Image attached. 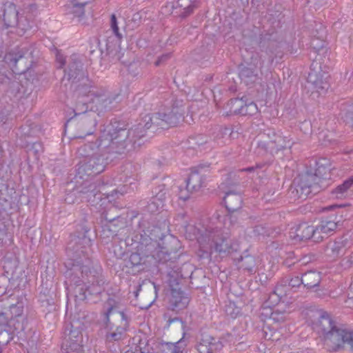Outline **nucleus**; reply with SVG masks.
<instances>
[{
	"mask_svg": "<svg viewBox=\"0 0 353 353\" xmlns=\"http://www.w3.org/2000/svg\"><path fill=\"white\" fill-rule=\"evenodd\" d=\"M185 236L190 241H196L198 255L201 258H210L213 252L229 254L239 250V244L232 241L228 233L218 228H205L200 223L188 224Z\"/></svg>",
	"mask_w": 353,
	"mask_h": 353,
	"instance_id": "1",
	"label": "nucleus"
},
{
	"mask_svg": "<svg viewBox=\"0 0 353 353\" xmlns=\"http://www.w3.org/2000/svg\"><path fill=\"white\" fill-rule=\"evenodd\" d=\"M10 299L8 296H0V346L7 345L14 334L26 329L23 303H13Z\"/></svg>",
	"mask_w": 353,
	"mask_h": 353,
	"instance_id": "2",
	"label": "nucleus"
},
{
	"mask_svg": "<svg viewBox=\"0 0 353 353\" xmlns=\"http://www.w3.org/2000/svg\"><path fill=\"white\" fill-rule=\"evenodd\" d=\"M314 330L319 334L323 347L329 352H336L347 343L353 351V330L337 327L330 314L323 312L313 324Z\"/></svg>",
	"mask_w": 353,
	"mask_h": 353,
	"instance_id": "3",
	"label": "nucleus"
},
{
	"mask_svg": "<svg viewBox=\"0 0 353 353\" xmlns=\"http://www.w3.org/2000/svg\"><path fill=\"white\" fill-rule=\"evenodd\" d=\"M129 132L125 129L115 128L112 124H108L101 132L100 136L95 143H90L92 150H97L104 153L123 154L136 148V143L139 139L137 136L130 137Z\"/></svg>",
	"mask_w": 353,
	"mask_h": 353,
	"instance_id": "4",
	"label": "nucleus"
},
{
	"mask_svg": "<svg viewBox=\"0 0 353 353\" xmlns=\"http://www.w3.org/2000/svg\"><path fill=\"white\" fill-rule=\"evenodd\" d=\"M331 163L328 159L321 158L316 162L314 174L307 173L301 176L296 192L301 199L318 192L327 185L326 181L331 177Z\"/></svg>",
	"mask_w": 353,
	"mask_h": 353,
	"instance_id": "5",
	"label": "nucleus"
},
{
	"mask_svg": "<svg viewBox=\"0 0 353 353\" xmlns=\"http://www.w3.org/2000/svg\"><path fill=\"white\" fill-rule=\"evenodd\" d=\"M181 117V115L174 112V110L157 112L152 116L145 115L143 118V122L139 123L136 126L130 129L129 136L134 138L137 136H137L141 139L145 136L146 130L149 129L152 124L159 126L162 129L168 128L176 125L179 122Z\"/></svg>",
	"mask_w": 353,
	"mask_h": 353,
	"instance_id": "6",
	"label": "nucleus"
},
{
	"mask_svg": "<svg viewBox=\"0 0 353 353\" xmlns=\"http://www.w3.org/2000/svg\"><path fill=\"white\" fill-rule=\"evenodd\" d=\"M266 134L269 141L259 142V147L272 154H277L279 151L291 148L292 145L290 139L283 136L280 132H276L273 130H269Z\"/></svg>",
	"mask_w": 353,
	"mask_h": 353,
	"instance_id": "7",
	"label": "nucleus"
},
{
	"mask_svg": "<svg viewBox=\"0 0 353 353\" xmlns=\"http://www.w3.org/2000/svg\"><path fill=\"white\" fill-rule=\"evenodd\" d=\"M3 19L7 27L17 26L18 34H24L30 28L29 21L23 17H19L16 6L12 3L5 4Z\"/></svg>",
	"mask_w": 353,
	"mask_h": 353,
	"instance_id": "8",
	"label": "nucleus"
},
{
	"mask_svg": "<svg viewBox=\"0 0 353 353\" xmlns=\"http://www.w3.org/2000/svg\"><path fill=\"white\" fill-rule=\"evenodd\" d=\"M302 284V279L299 276L292 278L289 281H283L274 288V292L270 294L268 301L277 303L281 301L288 295L294 291V289Z\"/></svg>",
	"mask_w": 353,
	"mask_h": 353,
	"instance_id": "9",
	"label": "nucleus"
},
{
	"mask_svg": "<svg viewBox=\"0 0 353 353\" xmlns=\"http://www.w3.org/2000/svg\"><path fill=\"white\" fill-rule=\"evenodd\" d=\"M101 156L102 154H94L85 157L79 165V173L85 172L88 176H92L102 172L105 169V162Z\"/></svg>",
	"mask_w": 353,
	"mask_h": 353,
	"instance_id": "10",
	"label": "nucleus"
},
{
	"mask_svg": "<svg viewBox=\"0 0 353 353\" xmlns=\"http://www.w3.org/2000/svg\"><path fill=\"white\" fill-rule=\"evenodd\" d=\"M83 335L78 329H72L64 339L61 350L63 353H82Z\"/></svg>",
	"mask_w": 353,
	"mask_h": 353,
	"instance_id": "11",
	"label": "nucleus"
},
{
	"mask_svg": "<svg viewBox=\"0 0 353 353\" xmlns=\"http://www.w3.org/2000/svg\"><path fill=\"white\" fill-rule=\"evenodd\" d=\"M224 346L222 339L203 334L196 345L198 353H219Z\"/></svg>",
	"mask_w": 353,
	"mask_h": 353,
	"instance_id": "12",
	"label": "nucleus"
},
{
	"mask_svg": "<svg viewBox=\"0 0 353 353\" xmlns=\"http://www.w3.org/2000/svg\"><path fill=\"white\" fill-rule=\"evenodd\" d=\"M316 234L315 228L307 223H301L292 227L289 232V236L294 243L306 241L314 236Z\"/></svg>",
	"mask_w": 353,
	"mask_h": 353,
	"instance_id": "13",
	"label": "nucleus"
},
{
	"mask_svg": "<svg viewBox=\"0 0 353 353\" xmlns=\"http://www.w3.org/2000/svg\"><path fill=\"white\" fill-rule=\"evenodd\" d=\"M328 77V74L325 72L311 70L308 74L307 81L314 85L318 92L321 93L329 88Z\"/></svg>",
	"mask_w": 353,
	"mask_h": 353,
	"instance_id": "14",
	"label": "nucleus"
},
{
	"mask_svg": "<svg viewBox=\"0 0 353 353\" xmlns=\"http://www.w3.org/2000/svg\"><path fill=\"white\" fill-rule=\"evenodd\" d=\"M190 299L179 288H171L170 303L172 310L179 311L187 307Z\"/></svg>",
	"mask_w": 353,
	"mask_h": 353,
	"instance_id": "15",
	"label": "nucleus"
},
{
	"mask_svg": "<svg viewBox=\"0 0 353 353\" xmlns=\"http://www.w3.org/2000/svg\"><path fill=\"white\" fill-rule=\"evenodd\" d=\"M99 183L86 180L79 192L81 201L93 202L96 196L99 194Z\"/></svg>",
	"mask_w": 353,
	"mask_h": 353,
	"instance_id": "16",
	"label": "nucleus"
},
{
	"mask_svg": "<svg viewBox=\"0 0 353 353\" xmlns=\"http://www.w3.org/2000/svg\"><path fill=\"white\" fill-rule=\"evenodd\" d=\"M338 225L337 216L335 214L323 218L315 228L316 234H330L335 231Z\"/></svg>",
	"mask_w": 353,
	"mask_h": 353,
	"instance_id": "17",
	"label": "nucleus"
},
{
	"mask_svg": "<svg viewBox=\"0 0 353 353\" xmlns=\"http://www.w3.org/2000/svg\"><path fill=\"white\" fill-rule=\"evenodd\" d=\"M223 203L228 212H235L242 205V198L239 194L229 192L223 198Z\"/></svg>",
	"mask_w": 353,
	"mask_h": 353,
	"instance_id": "18",
	"label": "nucleus"
},
{
	"mask_svg": "<svg viewBox=\"0 0 353 353\" xmlns=\"http://www.w3.org/2000/svg\"><path fill=\"white\" fill-rule=\"evenodd\" d=\"M256 259L252 255H245L239 259V269L246 272L250 275H252L256 272Z\"/></svg>",
	"mask_w": 353,
	"mask_h": 353,
	"instance_id": "19",
	"label": "nucleus"
},
{
	"mask_svg": "<svg viewBox=\"0 0 353 353\" xmlns=\"http://www.w3.org/2000/svg\"><path fill=\"white\" fill-rule=\"evenodd\" d=\"M353 185V176L346 179L342 184L338 185L332 191V194L336 199H345L349 194V191Z\"/></svg>",
	"mask_w": 353,
	"mask_h": 353,
	"instance_id": "20",
	"label": "nucleus"
},
{
	"mask_svg": "<svg viewBox=\"0 0 353 353\" xmlns=\"http://www.w3.org/2000/svg\"><path fill=\"white\" fill-rule=\"evenodd\" d=\"M204 183L202 175L199 170H193L186 180L188 191H196Z\"/></svg>",
	"mask_w": 353,
	"mask_h": 353,
	"instance_id": "21",
	"label": "nucleus"
},
{
	"mask_svg": "<svg viewBox=\"0 0 353 353\" xmlns=\"http://www.w3.org/2000/svg\"><path fill=\"white\" fill-rule=\"evenodd\" d=\"M159 243L157 241L150 237L142 238L139 244V250L145 255L154 256Z\"/></svg>",
	"mask_w": 353,
	"mask_h": 353,
	"instance_id": "22",
	"label": "nucleus"
},
{
	"mask_svg": "<svg viewBox=\"0 0 353 353\" xmlns=\"http://www.w3.org/2000/svg\"><path fill=\"white\" fill-rule=\"evenodd\" d=\"M165 192L159 191L154 196L152 197L147 205V210L150 213H156L164 206Z\"/></svg>",
	"mask_w": 353,
	"mask_h": 353,
	"instance_id": "23",
	"label": "nucleus"
},
{
	"mask_svg": "<svg viewBox=\"0 0 353 353\" xmlns=\"http://www.w3.org/2000/svg\"><path fill=\"white\" fill-rule=\"evenodd\" d=\"M302 284L307 288H312L319 285L321 281V275L316 271H309L303 274Z\"/></svg>",
	"mask_w": 353,
	"mask_h": 353,
	"instance_id": "24",
	"label": "nucleus"
},
{
	"mask_svg": "<svg viewBox=\"0 0 353 353\" xmlns=\"http://www.w3.org/2000/svg\"><path fill=\"white\" fill-rule=\"evenodd\" d=\"M177 6L182 8L183 17H187L193 12L197 6V0H176Z\"/></svg>",
	"mask_w": 353,
	"mask_h": 353,
	"instance_id": "25",
	"label": "nucleus"
},
{
	"mask_svg": "<svg viewBox=\"0 0 353 353\" xmlns=\"http://www.w3.org/2000/svg\"><path fill=\"white\" fill-rule=\"evenodd\" d=\"M258 107L254 102H250L245 103L244 105H241L239 109H235L233 110L234 114H239L241 115H249L252 116L258 112Z\"/></svg>",
	"mask_w": 353,
	"mask_h": 353,
	"instance_id": "26",
	"label": "nucleus"
},
{
	"mask_svg": "<svg viewBox=\"0 0 353 353\" xmlns=\"http://www.w3.org/2000/svg\"><path fill=\"white\" fill-rule=\"evenodd\" d=\"M88 97H90V100H85L84 103H93L97 105L101 103H104L108 100V98L105 94H99L94 91H90Z\"/></svg>",
	"mask_w": 353,
	"mask_h": 353,
	"instance_id": "27",
	"label": "nucleus"
},
{
	"mask_svg": "<svg viewBox=\"0 0 353 353\" xmlns=\"http://www.w3.org/2000/svg\"><path fill=\"white\" fill-rule=\"evenodd\" d=\"M185 334L183 333V336L178 341L172 343V353H183L187 347L188 343L185 340Z\"/></svg>",
	"mask_w": 353,
	"mask_h": 353,
	"instance_id": "28",
	"label": "nucleus"
},
{
	"mask_svg": "<svg viewBox=\"0 0 353 353\" xmlns=\"http://www.w3.org/2000/svg\"><path fill=\"white\" fill-rule=\"evenodd\" d=\"M277 308L274 310L270 315V319H272L275 322H283L286 319V312L282 310L283 307Z\"/></svg>",
	"mask_w": 353,
	"mask_h": 353,
	"instance_id": "29",
	"label": "nucleus"
},
{
	"mask_svg": "<svg viewBox=\"0 0 353 353\" xmlns=\"http://www.w3.org/2000/svg\"><path fill=\"white\" fill-rule=\"evenodd\" d=\"M110 28H111V29H112L114 36L119 40H121L123 37H122V34L119 32V26H118L117 19V17H116L114 14H112L111 15V18H110Z\"/></svg>",
	"mask_w": 353,
	"mask_h": 353,
	"instance_id": "30",
	"label": "nucleus"
},
{
	"mask_svg": "<svg viewBox=\"0 0 353 353\" xmlns=\"http://www.w3.org/2000/svg\"><path fill=\"white\" fill-rule=\"evenodd\" d=\"M130 261L133 266L138 265L141 263V258L139 254L132 253L130 256Z\"/></svg>",
	"mask_w": 353,
	"mask_h": 353,
	"instance_id": "31",
	"label": "nucleus"
},
{
	"mask_svg": "<svg viewBox=\"0 0 353 353\" xmlns=\"http://www.w3.org/2000/svg\"><path fill=\"white\" fill-rule=\"evenodd\" d=\"M121 332H113L106 334V339L109 341H116L121 339Z\"/></svg>",
	"mask_w": 353,
	"mask_h": 353,
	"instance_id": "32",
	"label": "nucleus"
},
{
	"mask_svg": "<svg viewBox=\"0 0 353 353\" xmlns=\"http://www.w3.org/2000/svg\"><path fill=\"white\" fill-rule=\"evenodd\" d=\"M112 299H109L108 301V304L109 305V307L107 309V310L104 312V319L106 323L109 321V316L112 314V311L114 310V306L112 305Z\"/></svg>",
	"mask_w": 353,
	"mask_h": 353,
	"instance_id": "33",
	"label": "nucleus"
},
{
	"mask_svg": "<svg viewBox=\"0 0 353 353\" xmlns=\"http://www.w3.org/2000/svg\"><path fill=\"white\" fill-rule=\"evenodd\" d=\"M23 55L20 54L18 57H12V54L11 53L7 54L5 56V60L6 62L12 63L13 64H16L18 60L22 58Z\"/></svg>",
	"mask_w": 353,
	"mask_h": 353,
	"instance_id": "34",
	"label": "nucleus"
},
{
	"mask_svg": "<svg viewBox=\"0 0 353 353\" xmlns=\"http://www.w3.org/2000/svg\"><path fill=\"white\" fill-rule=\"evenodd\" d=\"M56 60H57V63H59L60 68H62L65 63V59L63 57V55L62 54H61V52L59 51L57 52Z\"/></svg>",
	"mask_w": 353,
	"mask_h": 353,
	"instance_id": "35",
	"label": "nucleus"
},
{
	"mask_svg": "<svg viewBox=\"0 0 353 353\" xmlns=\"http://www.w3.org/2000/svg\"><path fill=\"white\" fill-rule=\"evenodd\" d=\"M185 192L183 194V191L181 190V192L179 193V199L183 201H186L190 197V195L188 194L189 191H188L187 188H186V190H185Z\"/></svg>",
	"mask_w": 353,
	"mask_h": 353,
	"instance_id": "36",
	"label": "nucleus"
},
{
	"mask_svg": "<svg viewBox=\"0 0 353 353\" xmlns=\"http://www.w3.org/2000/svg\"><path fill=\"white\" fill-rule=\"evenodd\" d=\"M170 57V55L169 54H164V55H162L156 62H155V65L157 66L159 65H160V63L162 62V61H164L165 60H166L167 59H168Z\"/></svg>",
	"mask_w": 353,
	"mask_h": 353,
	"instance_id": "37",
	"label": "nucleus"
},
{
	"mask_svg": "<svg viewBox=\"0 0 353 353\" xmlns=\"http://www.w3.org/2000/svg\"><path fill=\"white\" fill-rule=\"evenodd\" d=\"M76 74V75H74V73L72 72V71H70L69 73H68V76H69V79H75L77 77V75H79L80 73H81V70H78L77 72H74Z\"/></svg>",
	"mask_w": 353,
	"mask_h": 353,
	"instance_id": "38",
	"label": "nucleus"
},
{
	"mask_svg": "<svg viewBox=\"0 0 353 353\" xmlns=\"http://www.w3.org/2000/svg\"><path fill=\"white\" fill-rule=\"evenodd\" d=\"M261 168V166L259 165H256V167H254V166L248 167L242 170L245 171V172H252L255 170V168Z\"/></svg>",
	"mask_w": 353,
	"mask_h": 353,
	"instance_id": "39",
	"label": "nucleus"
},
{
	"mask_svg": "<svg viewBox=\"0 0 353 353\" xmlns=\"http://www.w3.org/2000/svg\"><path fill=\"white\" fill-rule=\"evenodd\" d=\"M291 294H292V293H291L290 294H289L290 298H292V296H290ZM288 296H287L284 299H283L281 301L277 302V303H274V302H271V301H269V302H270V303H271L272 305H277V304H279V303H283L285 301L288 302V301H287V298H288Z\"/></svg>",
	"mask_w": 353,
	"mask_h": 353,
	"instance_id": "40",
	"label": "nucleus"
},
{
	"mask_svg": "<svg viewBox=\"0 0 353 353\" xmlns=\"http://www.w3.org/2000/svg\"><path fill=\"white\" fill-rule=\"evenodd\" d=\"M125 330V328L123 327H117L116 331L115 332H121V335L123 336V334H124Z\"/></svg>",
	"mask_w": 353,
	"mask_h": 353,
	"instance_id": "41",
	"label": "nucleus"
},
{
	"mask_svg": "<svg viewBox=\"0 0 353 353\" xmlns=\"http://www.w3.org/2000/svg\"><path fill=\"white\" fill-rule=\"evenodd\" d=\"M240 102H241V101L238 99H232L230 101L231 103H240Z\"/></svg>",
	"mask_w": 353,
	"mask_h": 353,
	"instance_id": "42",
	"label": "nucleus"
},
{
	"mask_svg": "<svg viewBox=\"0 0 353 353\" xmlns=\"http://www.w3.org/2000/svg\"><path fill=\"white\" fill-rule=\"evenodd\" d=\"M350 290L351 294H352V298H353V283L351 284Z\"/></svg>",
	"mask_w": 353,
	"mask_h": 353,
	"instance_id": "43",
	"label": "nucleus"
},
{
	"mask_svg": "<svg viewBox=\"0 0 353 353\" xmlns=\"http://www.w3.org/2000/svg\"><path fill=\"white\" fill-rule=\"evenodd\" d=\"M121 316L123 318V316H124V313H123V312H121Z\"/></svg>",
	"mask_w": 353,
	"mask_h": 353,
	"instance_id": "44",
	"label": "nucleus"
},
{
	"mask_svg": "<svg viewBox=\"0 0 353 353\" xmlns=\"http://www.w3.org/2000/svg\"><path fill=\"white\" fill-rule=\"evenodd\" d=\"M239 312V310L238 309L236 312V314H237Z\"/></svg>",
	"mask_w": 353,
	"mask_h": 353,
	"instance_id": "45",
	"label": "nucleus"
},
{
	"mask_svg": "<svg viewBox=\"0 0 353 353\" xmlns=\"http://www.w3.org/2000/svg\"><path fill=\"white\" fill-rule=\"evenodd\" d=\"M352 152H353V150H352Z\"/></svg>",
	"mask_w": 353,
	"mask_h": 353,
	"instance_id": "46",
	"label": "nucleus"
}]
</instances>
